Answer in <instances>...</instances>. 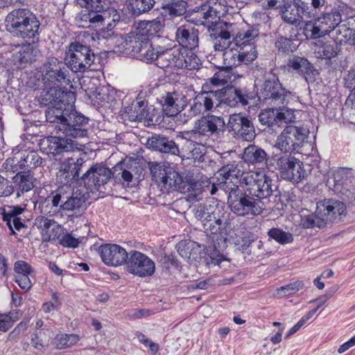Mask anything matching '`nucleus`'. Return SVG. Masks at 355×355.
I'll return each instance as SVG.
<instances>
[{"label": "nucleus", "instance_id": "nucleus-34", "mask_svg": "<svg viewBox=\"0 0 355 355\" xmlns=\"http://www.w3.org/2000/svg\"><path fill=\"white\" fill-rule=\"evenodd\" d=\"M159 51L157 52V59L155 64L161 69L169 67H175L178 68V62L180 58V49L177 48H165L160 46L158 48Z\"/></svg>", "mask_w": 355, "mask_h": 355}, {"label": "nucleus", "instance_id": "nucleus-3", "mask_svg": "<svg viewBox=\"0 0 355 355\" xmlns=\"http://www.w3.org/2000/svg\"><path fill=\"white\" fill-rule=\"evenodd\" d=\"M150 171L153 180L162 193L178 191L191 193L193 200H199L202 192V184L192 176L184 178L173 166L160 163H150Z\"/></svg>", "mask_w": 355, "mask_h": 355}, {"label": "nucleus", "instance_id": "nucleus-44", "mask_svg": "<svg viewBox=\"0 0 355 355\" xmlns=\"http://www.w3.org/2000/svg\"><path fill=\"white\" fill-rule=\"evenodd\" d=\"M129 38V45L135 55L138 52H141L144 47H146L153 42L152 38L145 33L140 27Z\"/></svg>", "mask_w": 355, "mask_h": 355}, {"label": "nucleus", "instance_id": "nucleus-21", "mask_svg": "<svg viewBox=\"0 0 355 355\" xmlns=\"http://www.w3.org/2000/svg\"><path fill=\"white\" fill-rule=\"evenodd\" d=\"M125 268L129 273L139 277H148L155 272V263L146 254L131 250L125 264Z\"/></svg>", "mask_w": 355, "mask_h": 355}, {"label": "nucleus", "instance_id": "nucleus-11", "mask_svg": "<svg viewBox=\"0 0 355 355\" xmlns=\"http://www.w3.org/2000/svg\"><path fill=\"white\" fill-rule=\"evenodd\" d=\"M227 204L231 211L239 216H258L264 210V204L259 199L250 194L247 189H237L227 198Z\"/></svg>", "mask_w": 355, "mask_h": 355}, {"label": "nucleus", "instance_id": "nucleus-30", "mask_svg": "<svg viewBox=\"0 0 355 355\" xmlns=\"http://www.w3.org/2000/svg\"><path fill=\"white\" fill-rule=\"evenodd\" d=\"M288 66L302 76L307 83H313L316 75L319 74L314 66L304 57L293 56L289 60Z\"/></svg>", "mask_w": 355, "mask_h": 355}, {"label": "nucleus", "instance_id": "nucleus-45", "mask_svg": "<svg viewBox=\"0 0 355 355\" xmlns=\"http://www.w3.org/2000/svg\"><path fill=\"white\" fill-rule=\"evenodd\" d=\"M157 263L162 269V272L170 275L172 269L180 270L181 263L177 257L173 254L160 253L157 257Z\"/></svg>", "mask_w": 355, "mask_h": 355}, {"label": "nucleus", "instance_id": "nucleus-49", "mask_svg": "<svg viewBox=\"0 0 355 355\" xmlns=\"http://www.w3.org/2000/svg\"><path fill=\"white\" fill-rule=\"evenodd\" d=\"M201 65V60L196 54L190 52L184 55L180 51V58L178 62V69L197 70L200 68Z\"/></svg>", "mask_w": 355, "mask_h": 355}, {"label": "nucleus", "instance_id": "nucleus-47", "mask_svg": "<svg viewBox=\"0 0 355 355\" xmlns=\"http://www.w3.org/2000/svg\"><path fill=\"white\" fill-rule=\"evenodd\" d=\"M21 45L19 50L14 55V61L19 65H26L35 61V55L33 45L28 41Z\"/></svg>", "mask_w": 355, "mask_h": 355}, {"label": "nucleus", "instance_id": "nucleus-27", "mask_svg": "<svg viewBox=\"0 0 355 355\" xmlns=\"http://www.w3.org/2000/svg\"><path fill=\"white\" fill-rule=\"evenodd\" d=\"M250 50L245 48H240L239 51H234L232 49L224 51V60L227 67L230 68L236 67L241 64H248L254 60L257 57V51L254 47L250 46Z\"/></svg>", "mask_w": 355, "mask_h": 355}, {"label": "nucleus", "instance_id": "nucleus-19", "mask_svg": "<svg viewBox=\"0 0 355 355\" xmlns=\"http://www.w3.org/2000/svg\"><path fill=\"white\" fill-rule=\"evenodd\" d=\"M243 180L248 191L261 200L274 195L277 188L274 180L266 174H247Z\"/></svg>", "mask_w": 355, "mask_h": 355}, {"label": "nucleus", "instance_id": "nucleus-7", "mask_svg": "<svg viewBox=\"0 0 355 355\" xmlns=\"http://www.w3.org/2000/svg\"><path fill=\"white\" fill-rule=\"evenodd\" d=\"M259 101L275 108H283L292 99L291 92L283 87L277 76L270 74L265 77L259 92L255 94Z\"/></svg>", "mask_w": 355, "mask_h": 355}, {"label": "nucleus", "instance_id": "nucleus-26", "mask_svg": "<svg viewBox=\"0 0 355 355\" xmlns=\"http://www.w3.org/2000/svg\"><path fill=\"white\" fill-rule=\"evenodd\" d=\"M355 171L352 168L340 167L331 172L327 180V185L333 187L334 191H341L343 187L349 189L354 186Z\"/></svg>", "mask_w": 355, "mask_h": 355}, {"label": "nucleus", "instance_id": "nucleus-36", "mask_svg": "<svg viewBox=\"0 0 355 355\" xmlns=\"http://www.w3.org/2000/svg\"><path fill=\"white\" fill-rule=\"evenodd\" d=\"M230 85L228 81L223 77V74L216 72L202 84L201 89L215 95V100L221 96L223 92Z\"/></svg>", "mask_w": 355, "mask_h": 355}, {"label": "nucleus", "instance_id": "nucleus-33", "mask_svg": "<svg viewBox=\"0 0 355 355\" xmlns=\"http://www.w3.org/2000/svg\"><path fill=\"white\" fill-rule=\"evenodd\" d=\"M175 249L179 255L188 263H192L201 259L202 248L197 242L181 241L175 245Z\"/></svg>", "mask_w": 355, "mask_h": 355}, {"label": "nucleus", "instance_id": "nucleus-56", "mask_svg": "<svg viewBox=\"0 0 355 355\" xmlns=\"http://www.w3.org/2000/svg\"><path fill=\"white\" fill-rule=\"evenodd\" d=\"M160 46H161L155 44L152 42L146 47H144L141 52H138L135 55L138 59L146 63H155L157 55H158L157 52L159 51L158 48H160Z\"/></svg>", "mask_w": 355, "mask_h": 355}, {"label": "nucleus", "instance_id": "nucleus-22", "mask_svg": "<svg viewBox=\"0 0 355 355\" xmlns=\"http://www.w3.org/2000/svg\"><path fill=\"white\" fill-rule=\"evenodd\" d=\"M221 96L216 99L218 105L224 104L230 107H243L255 98V94L245 88L236 87L230 85L223 92Z\"/></svg>", "mask_w": 355, "mask_h": 355}, {"label": "nucleus", "instance_id": "nucleus-46", "mask_svg": "<svg viewBox=\"0 0 355 355\" xmlns=\"http://www.w3.org/2000/svg\"><path fill=\"white\" fill-rule=\"evenodd\" d=\"M256 240V236L250 232H243L240 235L236 234L232 237L235 250L248 254L251 253V244Z\"/></svg>", "mask_w": 355, "mask_h": 355}, {"label": "nucleus", "instance_id": "nucleus-42", "mask_svg": "<svg viewBox=\"0 0 355 355\" xmlns=\"http://www.w3.org/2000/svg\"><path fill=\"white\" fill-rule=\"evenodd\" d=\"M303 20H305V19ZM302 33L306 40L318 39L327 35L320 24L317 21L315 17L306 19L302 28Z\"/></svg>", "mask_w": 355, "mask_h": 355}, {"label": "nucleus", "instance_id": "nucleus-59", "mask_svg": "<svg viewBox=\"0 0 355 355\" xmlns=\"http://www.w3.org/2000/svg\"><path fill=\"white\" fill-rule=\"evenodd\" d=\"M4 166L7 172L16 173L17 174L21 173V171H26L19 153L12 157L8 158L4 163Z\"/></svg>", "mask_w": 355, "mask_h": 355}, {"label": "nucleus", "instance_id": "nucleus-37", "mask_svg": "<svg viewBox=\"0 0 355 355\" xmlns=\"http://www.w3.org/2000/svg\"><path fill=\"white\" fill-rule=\"evenodd\" d=\"M188 3L184 0H166L162 3V16L174 18L184 15Z\"/></svg>", "mask_w": 355, "mask_h": 355}, {"label": "nucleus", "instance_id": "nucleus-13", "mask_svg": "<svg viewBox=\"0 0 355 355\" xmlns=\"http://www.w3.org/2000/svg\"><path fill=\"white\" fill-rule=\"evenodd\" d=\"M230 224V213L223 206H220L204 228L205 232L213 235L214 248L217 251L223 250L227 247V228Z\"/></svg>", "mask_w": 355, "mask_h": 355}, {"label": "nucleus", "instance_id": "nucleus-23", "mask_svg": "<svg viewBox=\"0 0 355 355\" xmlns=\"http://www.w3.org/2000/svg\"><path fill=\"white\" fill-rule=\"evenodd\" d=\"M85 158L80 155L68 157L61 163L58 176L64 180V184L74 182L82 185L80 172L85 169Z\"/></svg>", "mask_w": 355, "mask_h": 355}, {"label": "nucleus", "instance_id": "nucleus-24", "mask_svg": "<svg viewBox=\"0 0 355 355\" xmlns=\"http://www.w3.org/2000/svg\"><path fill=\"white\" fill-rule=\"evenodd\" d=\"M61 135L73 138L87 137L89 135V118L81 113L73 110L71 115L67 119Z\"/></svg>", "mask_w": 355, "mask_h": 355}, {"label": "nucleus", "instance_id": "nucleus-63", "mask_svg": "<svg viewBox=\"0 0 355 355\" xmlns=\"http://www.w3.org/2000/svg\"><path fill=\"white\" fill-rule=\"evenodd\" d=\"M342 22H345V24L340 25L341 35L344 37L343 40H346L349 35L355 32V14L347 17Z\"/></svg>", "mask_w": 355, "mask_h": 355}, {"label": "nucleus", "instance_id": "nucleus-32", "mask_svg": "<svg viewBox=\"0 0 355 355\" xmlns=\"http://www.w3.org/2000/svg\"><path fill=\"white\" fill-rule=\"evenodd\" d=\"M162 98L163 111L168 116H176L187 105V97L177 92H168Z\"/></svg>", "mask_w": 355, "mask_h": 355}, {"label": "nucleus", "instance_id": "nucleus-20", "mask_svg": "<svg viewBox=\"0 0 355 355\" xmlns=\"http://www.w3.org/2000/svg\"><path fill=\"white\" fill-rule=\"evenodd\" d=\"M226 129L234 138L243 141H252L256 137L252 119L243 113L230 114Z\"/></svg>", "mask_w": 355, "mask_h": 355}, {"label": "nucleus", "instance_id": "nucleus-25", "mask_svg": "<svg viewBox=\"0 0 355 355\" xmlns=\"http://www.w3.org/2000/svg\"><path fill=\"white\" fill-rule=\"evenodd\" d=\"M98 251L103 262L109 266H125L129 256V252L117 244L101 245Z\"/></svg>", "mask_w": 355, "mask_h": 355}, {"label": "nucleus", "instance_id": "nucleus-53", "mask_svg": "<svg viewBox=\"0 0 355 355\" xmlns=\"http://www.w3.org/2000/svg\"><path fill=\"white\" fill-rule=\"evenodd\" d=\"M164 19L156 18L153 20L144 21L143 24L140 25V28L153 39L155 35L164 31Z\"/></svg>", "mask_w": 355, "mask_h": 355}, {"label": "nucleus", "instance_id": "nucleus-48", "mask_svg": "<svg viewBox=\"0 0 355 355\" xmlns=\"http://www.w3.org/2000/svg\"><path fill=\"white\" fill-rule=\"evenodd\" d=\"M25 171L31 173L32 169L42 166L44 159L42 158L37 151L31 150L29 152L19 153Z\"/></svg>", "mask_w": 355, "mask_h": 355}, {"label": "nucleus", "instance_id": "nucleus-8", "mask_svg": "<svg viewBox=\"0 0 355 355\" xmlns=\"http://www.w3.org/2000/svg\"><path fill=\"white\" fill-rule=\"evenodd\" d=\"M78 2L81 7L86 8L82 11L80 19L89 22V26L102 25L111 17L114 23L120 20L119 13L109 6L107 0H78Z\"/></svg>", "mask_w": 355, "mask_h": 355}, {"label": "nucleus", "instance_id": "nucleus-62", "mask_svg": "<svg viewBox=\"0 0 355 355\" xmlns=\"http://www.w3.org/2000/svg\"><path fill=\"white\" fill-rule=\"evenodd\" d=\"M286 104L283 108H275L277 110L278 123L284 122L286 123L293 122L295 119L294 111L287 107Z\"/></svg>", "mask_w": 355, "mask_h": 355}, {"label": "nucleus", "instance_id": "nucleus-9", "mask_svg": "<svg viewBox=\"0 0 355 355\" xmlns=\"http://www.w3.org/2000/svg\"><path fill=\"white\" fill-rule=\"evenodd\" d=\"M225 130L226 123L222 116L209 114L196 120L192 130L186 132L184 137L200 144L207 141L214 135L223 134Z\"/></svg>", "mask_w": 355, "mask_h": 355}, {"label": "nucleus", "instance_id": "nucleus-60", "mask_svg": "<svg viewBox=\"0 0 355 355\" xmlns=\"http://www.w3.org/2000/svg\"><path fill=\"white\" fill-rule=\"evenodd\" d=\"M35 225L41 231L43 236L46 237L49 234L53 226L57 227V223L45 216H38L35 220Z\"/></svg>", "mask_w": 355, "mask_h": 355}, {"label": "nucleus", "instance_id": "nucleus-16", "mask_svg": "<svg viewBox=\"0 0 355 355\" xmlns=\"http://www.w3.org/2000/svg\"><path fill=\"white\" fill-rule=\"evenodd\" d=\"M112 177V171L103 163L94 164L82 174L80 182L92 193L106 194L105 185Z\"/></svg>", "mask_w": 355, "mask_h": 355}, {"label": "nucleus", "instance_id": "nucleus-38", "mask_svg": "<svg viewBox=\"0 0 355 355\" xmlns=\"http://www.w3.org/2000/svg\"><path fill=\"white\" fill-rule=\"evenodd\" d=\"M259 29L252 26L246 31L237 33L236 36H234L233 41L238 47L250 50V46H252L254 47L253 50L256 51L254 40L259 36Z\"/></svg>", "mask_w": 355, "mask_h": 355}, {"label": "nucleus", "instance_id": "nucleus-4", "mask_svg": "<svg viewBox=\"0 0 355 355\" xmlns=\"http://www.w3.org/2000/svg\"><path fill=\"white\" fill-rule=\"evenodd\" d=\"M6 31L12 36L33 43L39 40L40 22L28 8H17L10 12L5 19Z\"/></svg>", "mask_w": 355, "mask_h": 355}, {"label": "nucleus", "instance_id": "nucleus-15", "mask_svg": "<svg viewBox=\"0 0 355 355\" xmlns=\"http://www.w3.org/2000/svg\"><path fill=\"white\" fill-rule=\"evenodd\" d=\"M309 134V130L306 128L286 125L277 137L274 147L285 153H297Z\"/></svg>", "mask_w": 355, "mask_h": 355}, {"label": "nucleus", "instance_id": "nucleus-41", "mask_svg": "<svg viewBox=\"0 0 355 355\" xmlns=\"http://www.w3.org/2000/svg\"><path fill=\"white\" fill-rule=\"evenodd\" d=\"M340 51V45L336 41L319 40L316 44L315 53L321 59L331 60L338 55Z\"/></svg>", "mask_w": 355, "mask_h": 355}, {"label": "nucleus", "instance_id": "nucleus-35", "mask_svg": "<svg viewBox=\"0 0 355 355\" xmlns=\"http://www.w3.org/2000/svg\"><path fill=\"white\" fill-rule=\"evenodd\" d=\"M220 204L216 201H207L195 206L193 214L195 218L200 222L203 229L210 221L213 214L220 209Z\"/></svg>", "mask_w": 355, "mask_h": 355}, {"label": "nucleus", "instance_id": "nucleus-55", "mask_svg": "<svg viewBox=\"0 0 355 355\" xmlns=\"http://www.w3.org/2000/svg\"><path fill=\"white\" fill-rule=\"evenodd\" d=\"M222 180H229V179L237 180L240 175L241 170L239 168L237 162L233 161L223 165L218 171Z\"/></svg>", "mask_w": 355, "mask_h": 355}, {"label": "nucleus", "instance_id": "nucleus-14", "mask_svg": "<svg viewBox=\"0 0 355 355\" xmlns=\"http://www.w3.org/2000/svg\"><path fill=\"white\" fill-rule=\"evenodd\" d=\"M68 64L57 58L51 57L42 64L41 71L43 80L47 89L61 88L60 85H68L71 82Z\"/></svg>", "mask_w": 355, "mask_h": 355}, {"label": "nucleus", "instance_id": "nucleus-43", "mask_svg": "<svg viewBox=\"0 0 355 355\" xmlns=\"http://www.w3.org/2000/svg\"><path fill=\"white\" fill-rule=\"evenodd\" d=\"M122 92H116L114 90L110 91L107 88H99L95 92V97L103 105L115 107L120 104Z\"/></svg>", "mask_w": 355, "mask_h": 355}, {"label": "nucleus", "instance_id": "nucleus-39", "mask_svg": "<svg viewBox=\"0 0 355 355\" xmlns=\"http://www.w3.org/2000/svg\"><path fill=\"white\" fill-rule=\"evenodd\" d=\"M243 158L246 163L260 165L267 162L268 155L266 151L259 146L249 145L244 149Z\"/></svg>", "mask_w": 355, "mask_h": 355}, {"label": "nucleus", "instance_id": "nucleus-10", "mask_svg": "<svg viewBox=\"0 0 355 355\" xmlns=\"http://www.w3.org/2000/svg\"><path fill=\"white\" fill-rule=\"evenodd\" d=\"M270 162L282 179L293 184L302 182L308 176L303 162L291 154L276 155L270 159Z\"/></svg>", "mask_w": 355, "mask_h": 355}, {"label": "nucleus", "instance_id": "nucleus-5", "mask_svg": "<svg viewBox=\"0 0 355 355\" xmlns=\"http://www.w3.org/2000/svg\"><path fill=\"white\" fill-rule=\"evenodd\" d=\"M347 214V207L343 202L333 198H326L318 202L314 214L304 217L303 226L305 228L322 229L331 223L343 221Z\"/></svg>", "mask_w": 355, "mask_h": 355}, {"label": "nucleus", "instance_id": "nucleus-57", "mask_svg": "<svg viewBox=\"0 0 355 355\" xmlns=\"http://www.w3.org/2000/svg\"><path fill=\"white\" fill-rule=\"evenodd\" d=\"M198 99L201 102L203 112H213L219 106L215 100V95L202 89L201 92L198 94Z\"/></svg>", "mask_w": 355, "mask_h": 355}, {"label": "nucleus", "instance_id": "nucleus-18", "mask_svg": "<svg viewBox=\"0 0 355 355\" xmlns=\"http://www.w3.org/2000/svg\"><path fill=\"white\" fill-rule=\"evenodd\" d=\"M234 24L221 20L220 17L208 26L207 33L215 51L228 49L234 36Z\"/></svg>", "mask_w": 355, "mask_h": 355}, {"label": "nucleus", "instance_id": "nucleus-2", "mask_svg": "<svg viewBox=\"0 0 355 355\" xmlns=\"http://www.w3.org/2000/svg\"><path fill=\"white\" fill-rule=\"evenodd\" d=\"M88 192L76 191L69 184H64L51 191L46 198H40L39 209L42 214L54 216L62 211L80 213L87 209Z\"/></svg>", "mask_w": 355, "mask_h": 355}, {"label": "nucleus", "instance_id": "nucleus-64", "mask_svg": "<svg viewBox=\"0 0 355 355\" xmlns=\"http://www.w3.org/2000/svg\"><path fill=\"white\" fill-rule=\"evenodd\" d=\"M124 164L119 162L114 167L112 177L115 179H119L121 177L125 182L129 183L132 180V174L128 170L123 168Z\"/></svg>", "mask_w": 355, "mask_h": 355}, {"label": "nucleus", "instance_id": "nucleus-17", "mask_svg": "<svg viewBox=\"0 0 355 355\" xmlns=\"http://www.w3.org/2000/svg\"><path fill=\"white\" fill-rule=\"evenodd\" d=\"M329 3L315 17L317 21L320 24L327 35L336 28V33L341 35L342 16L347 6L345 3L336 0H331Z\"/></svg>", "mask_w": 355, "mask_h": 355}, {"label": "nucleus", "instance_id": "nucleus-51", "mask_svg": "<svg viewBox=\"0 0 355 355\" xmlns=\"http://www.w3.org/2000/svg\"><path fill=\"white\" fill-rule=\"evenodd\" d=\"M79 340V336L76 334H60L56 335L52 344L55 349H63L74 345Z\"/></svg>", "mask_w": 355, "mask_h": 355}, {"label": "nucleus", "instance_id": "nucleus-31", "mask_svg": "<svg viewBox=\"0 0 355 355\" xmlns=\"http://www.w3.org/2000/svg\"><path fill=\"white\" fill-rule=\"evenodd\" d=\"M198 30L189 26H180L175 32V39L184 49L193 51L198 47Z\"/></svg>", "mask_w": 355, "mask_h": 355}, {"label": "nucleus", "instance_id": "nucleus-1", "mask_svg": "<svg viewBox=\"0 0 355 355\" xmlns=\"http://www.w3.org/2000/svg\"><path fill=\"white\" fill-rule=\"evenodd\" d=\"M76 101L75 93L64 90L62 88H51L44 90L40 98L41 105L49 106L45 111L46 121L54 125V131L61 135L62 126L65 123L73 112ZM49 153L54 157L63 153H69L75 148L73 141L58 137H49L47 139Z\"/></svg>", "mask_w": 355, "mask_h": 355}, {"label": "nucleus", "instance_id": "nucleus-52", "mask_svg": "<svg viewBox=\"0 0 355 355\" xmlns=\"http://www.w3.org/2000/svg\"><path fill=\"white\" fill-rule=\"evenodd\" d=\"M155 5V0H129L130 9L135 16L148 12Z\"/></svg>", "mask_w": 355, "mask_h": 355}, {"label": "nucleus", "instance_id": "nucleus-50", "mask_svg": "<svg viewBox=\"0 0 355 355\" xmlns=\"http://www.w3.org/2000/svg\"><path fill=\"white\" fill-rule=\"evenodd\" d=\"M268 240H274L280 245H285L292 243L294 241V236L289 232L284 231L279 227H272L267 232Z\"/></svg>", "mask_w": 355, "mask_h": 355}, {"label": "nucleus", "instance_id": "nucleus-28", "mask_svg": "<svg viewBox=\"0 0 355 355\" xmlns=\"http://www.w3.org/2000/svg\"><path fill=\"white\" fill-rule=\"evenodd\" d=\"M148 148L162 153L179 155V146L173 139L162 135L154 134L146 141Z\"/></svg>", "mask_w": 355, "mask_h": 355}, {"label": "nucleus", "instance_id": "nucleus-58", "mask_svg": "<svg viewBox=\"0 0 355 355\" xmlns=\"http://www.w3.org/2000/svg\"><path fill=\"white\" fill-rule=\"evenodd\" d=\"M275 45L279 52L286 53L295 51L299 46L297 41L284 36L278 37Z\"/></svg>", "mask_w": 355, "mask_h": 355}, {"label": "nucleus", "instance_id": "nucleus-29", "mask_svg": "<svg viewBox=\"0 0 355 355\" xmlns=\"http://www.w3.org/2000/svg\"><path fill=\"white\" fill-rule=\"evenodd\" d=\"M218 11L209 3H202L196 6L190 15L189 21L196 25H203L208 28V26L218 20Z\"/></svg>", "mask_w": 355, "mask_h": 355}, {"label": "nucleus", "instance_id": "nucleus-54", "mask_svg": "<svg viewBox=\"0 0 355 355\" xmlns=\"http://www.w3.org/2000/svg\"><path fill=\"white\" fill-rule=\"evenodd\" d=\"M258 117L261 125H266L270 128L275 125L277 127L280 126L278 123L277 110H275V107H270L268 109L262 110Z\"/></svg>", "mask_w": 355, "mask_h": 355}, {"label": "nucleus", "instance_id": "nucleus-61", "mask_svg": "<svg viewBox=\"0 0 355 355\" xmlns=\"http://www.w3.org/2000/svg\"><path fill=\"white\" fill-rule=\"evenodd\" d=\"M135 115L132 114L130 116L131 121H141L143 120H149V112L146 109L145 103L144 101H137L135 103Z\"/></svg>", "mask_w": 355, "mask_h": 355}, {"label": "nucleus", "instance_id": "nucleus-6", "mask_svg": "<svg viewBox=\"0 0 355 355\" xmlns=\"http://www.w3.org/2000/svg\"><path fill=\"white\" fill-rule=\"evenodd\" d=\"M331 0H284L281 8L282 18L294 24L304 19L317 17Z\"/></svg>", "mask_w": 355, "mask_h": 355}, {"label": "nucleus", "instance_id": "nucleus-40", "mask_svg": "<svg viewBox=\"0 0 355 355\" xmlns=\"http://www.w3.org/2000/svg\"><path fill=\"white\" fill-rule=\"evenodd\" d=\"M12 178V183L16 188L17 196L19 197L21 193L28 192L34 187V178L28 171H21Z\"/></svg>", "mask_w": 355, "mask_h": 355}, {"label": "nucleus", "instance_id": "nucleus-12", "mask_svg": "<svg viewBox=\"0 0 355 355\" xmlns=\"http://www.w3.org/2000/svg\"><path fill=\"white\" fill-rule=\"evenodd\" d=\"M65 60L68 67L73 73H83L94 63L96 55L87 44L72 42L65 51Z\"/></svg>", "mask_w": 355, "mask_h": 355}]
</instances>
